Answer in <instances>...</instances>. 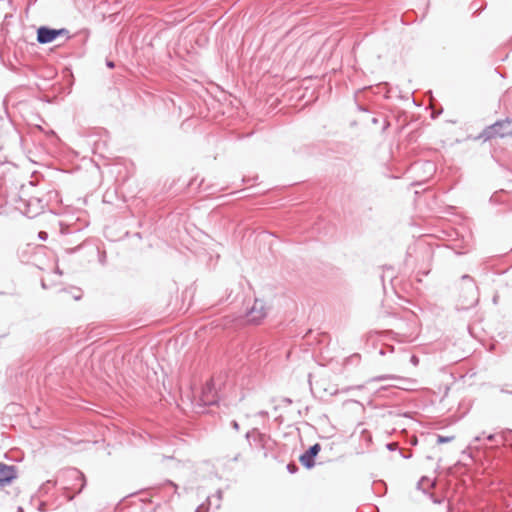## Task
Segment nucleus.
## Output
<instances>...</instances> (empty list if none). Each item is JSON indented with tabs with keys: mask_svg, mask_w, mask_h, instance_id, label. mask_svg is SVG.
<instances>
[{
	"mask_svg": "<svg viewBox=\"0 0 512 512\" xmlns=\"http://www.w3.org/2000/svg\"><path fill=\"white\" fill-rule=\"evenodd\" d=\"M60 233L63 235L64 239L62 243L64 245H72L76 244L73 247L67 246L64 247V252L66 254H73L79 251L83 245L86 243L87 238L84 237L82 231L83 226L77 223H66L64 221H60Z\"/></svg>",
	"mask_w": 512,
	"mask_h": 512,
	"instance_id": "1",
	"label": "nucleus"
},
{
	"mask_svg": "<svg viewBox=\"0 0 512 512\" xmlns=\"http://www.w3.org/2000/svg\"><path fill=\"white\" fill-rule=\"evenodd\" d=\"M460 295L456 309L467 311L475 307L479 301L478 287L473 277L468 274L461 276Z\"/></svg>",
	"mask_w": 512,
	"mask_h": 512,
	"instance_id": "2",
	"label": "nucleus"
},
{
	"mask_svg": "<svg viewBox=\"0 0 512 512\" xmlns=\"http://www.w3.org/2000/svg\"><path fill=\"white\" fill-rule=\"evenodd\" d=\"M511 120L509 118L498 120L492 125L487 126L479 135L478 138L484 141L490 140L495 137H505L512 135Z\"/></svg>",
	"mask_w": 512,
	"mask_h": 512,
	"instance_id": "3",
	"label": "nucleus"
},
{
	"mask_svg": "<svg viewBox=\"0 0 512 512\" xmlns=\"http://www.w3.org/2000/svg\"><path fill=\"white\" fill-rule=\"evenodd\" d=\"M270 309L271 306L267 305L263 299L256 297L253 305L247 308L245 316L249 323L258 325L268 316Z\"/></svg>",
	"mask_w": 512,
	"mask_h": 512,
	"instance_id": "4",
	"label": "nucleus"
},
{
	"mask_svg": "<svg viewBox=\"0 0 512 512\" xmlns=\"http://www.w3.org/2000/svg\"><path fill=\"white\" fill-rule=\"evenodd\" d=\"M46 201L35 195L30 198H24L22 205H16L15 208L29 218H34L44 211Z\"/></svg>",
	"mask_w": 512,
	"mask_h": 512,
	"instance_id": "5",
	"label": "nucleus"
},
{
	"mask_svg": "<svg viewBox=\"0 0 512 512\" xmlns=\"http://www.w3.org/2000/svg\"><path fill=\"white\" fill-rule=\"evenodd\" d=\"M61 36H65L66 39L71 37L69 30L66 28L56 29L49 26H40L36 32V39L40 44L51 43Z\"/></svg>",
	"mask_w": 512,
	"mask_h": 512,
	"instance_id": "6",
	"label": "nucleus"
},
{
	"mask_svg": "<svg viewBox=\"0 0 512 512\" xmlns=\"http://www.w3.org/2000/svg\"><path fill=\"white\" fill-rule=\"evenodd\" d=\"M36 186L33 181H28L27 183H21L19 187L18 193H10L9 198L16 205H22L24 202V198H30L31 196H35Z\"/></svg>",
	"mask_w": 512,
	"mask_h": 512,
	"instance_id": "7",
	"label": "nucleus"
},
{
	"mask_svg": "<svg viewBox=\"0 0 512 512\" xmlns=\"http://www.w3.org/2000/svg\"><path fill=\"white\" fill-rule=\"evenodd\" d=\"M321 451V445L315 443L299 456V462L306 469H312L315 466L316 457Z\"/></svg>",
	"mask_w": 512,
	"mask_h": 512,
	"instance_id": "8",
	"label": "nucleus"
},
{
	"mask_svg": "<svg viewBox=\"0 0 512 512\" xmlns=\"http://www.w3.org/2000/svg\"><path fill=\"white\" fill-rule=\"evenodd\" d=\"M245 439L247 440L250 448H253V444H255L257 448L264 449L269 436L262 433L258 428H253L246 432Z\"/></svg>",
	"mask_w": 512,
	"mask_h": 512,
	"instance_id": "9",
	"label": "nucleus"
},
{
	"mask_svg": "<svg viewBox=\"0 0 512 512\" xmlns=\"http://www.w3.org/2000/svg\"><path fill=\"white\" fill-rule=\"evenodd\" d=\"M17 477L18 468L15 465L0 462V487L10 485Z\"/></svg>",
	"mask_w": 512,
	"mask_h": 512,
	"instance_id": "10",
	"label": "nucleus"
},
{
	"mask_svg": "<svg viewBox=\"0 0 512 512\" xmlns=\"http://www.w3.org/2000/svg\"><path fill=\"white\" fill-rule=\"evenodd\" d=\"M89 36H90V30L87 28H83V29L77 31L76 33H74L73 35H71L70 39L75 40L80 45H85L89 39Z\"/></svg>",
	"mask_w": 512,
	"mask_h": 512,
	"instance_id": "11",
	"label": "nucleus"
},
{
	"mask_svg": "<svg viewBox=\"0 0 512 512\" xmlns=\"http://www.w3.org/2000/svg\"><path fill=\"white\" fill-rule=\"evenodd\" d=\"M483 436L485 437L486 440L492 442L494 440H496L497 437H499L501 439L500 442H507L509 439H512V430H506V431H503L500 435H496V434H485V432L483 433Z\"/></svg>",
	"mask_w": 512,
	"mask_h": 512,
	"instance_id": "12",
	"label": "nucleus"
},
{
	"mask_svg": "<svg viewBox=\"0 0 512 512\" xmlns=\"http://www.w3.org/2000/svg\"><path fill=\"white\" fill-rule=\"evenodd\" d=\"M70 473H71V477L72 478H74L76 481L80 482V486H79V488L76 491V494H80L83 491V489L85 488V486H86L85 476L78 469H72L70 471Z\"/></svg>",
	"mask_w": 512,
	"mask_h": 512,
	"instance_id": "13",
	"label": "nucleus"
},
{
	"mask_svg": "<svg viewBox=\"0 0 512 512\" xmlns=\"http://www.w3.org/2000/svg\"><path fill=\"white\" fill-rule=\"evenodd\" d=\"M384 87H385V92H384V96L385 98H393V97H397V98H403L402 95L400 94V91L394 88H392L388 83H384Z\"/></svg>",
	"mask_w": 512,
	"mask_h": 512,
	"instance_id": "14",
	"label": "nucleus"
},
{
	"mask_svg": "<svg viewBox=\"0 0 512 512\" xmlns=\"http://www.w3.org/2000/svg\"><path fill=\"white\" fill-rule=\"evenodd\" d=\"M9 195L7 193V190L3 187L2 184H0V214L3 213V209L8 203Z\"/></svg>",
	"mask_w": 512,
	"mask_h": 512,
	"instance_id": "15",
	"label": "nucleus"
},
{
	"mask_svg": "<svg viewBox=\"0 0 512 512\" xmlns=\"http://www.w3.org/2000/svg\"><path fill=\"white\" fill-rule=\"evenodd\" d=\"M222 495H223V492L222 490H218L215 495L213 496H209L207 498V502H208V505L209 506H212V503H213V499H216V509H218L220 507V502L222 500Z\"/></svg>",
	"mask_w": 512,
	"mask_h": 512,
	"instance_id": "16",
	"label": "nucleus"
},
{
	"mask_svg": "<svg viewBox=\"0 0 512 512\" xmlns=\"http://www.w3.org/2000/svg\"><path fill=\"white\" fill-rule=\"evenodd\" d=\"M454 436H443V435H437V443L438 444H444L449 443L452 440H454Z\"/></svg>",
	"mask_w": 512,
	"mask_h": 512,
	"instance_id": "17",
	"label": "nucleus"
},
{
	"mask_svg": "<svg viewBox=\"0 0 512 512\" xmlns=\"http://www.w3.org/2000/svg\"><path fill=\"white\" fill-rule=\"evenodd\" d=\"M286 469L290 474H295L298 472L299 467L295 462H289L286 466Z\"/></svg>",
	"mask_w": 512,
	"mask_h": 512,
	"instance_id": "18",
	"label": "nucleus"
},
{
	"mask_svg": "<svg viewBox=\"0 0 512 512\" xmlns=\"http://www.w3.org/2000/svg\"><path fill=\"white\" fill-rule=\"evenodd\" d=\"M503 194H504V193H503L502 191L494 193V194L491 196L490 201H491V202H495V203L503 202V200L501 199V196H502Z\"/></svg>",
	"mask_w": 512,
	"mask_h": 512,
	"instance_id": "19",
	"label": "nucleus"
},
{
	"mask_svg": "<svg viewBox=\"0 0 512 512\" xmlns=\"http://www.w3.org/2000/svg\"><path fill=\"white\" fill-rule=\"evenodd\" d=\"M38 510L40 512H45L47 510V503L44 501H41L38 505Z\"/></svg>",
	"mask_w": 512,
	"mask_h": 512,
	"instance_id": "20",
	"label": "nucleus"
},
{
	"mask_svg": "<svg viewBox=\"0 0 512 512\" xmlns=\"http://www.w3.org/2000/svg\"><path fill=\"white\" fill-rule=\"evenodd\" d=\"M163 485H167V486L172 487L175 492H176V490L178 488V486L173 481H171V480H166Z\"/></svg>",
	"mask_w": 512,
	"mask_h": 512,
	"instance_id": "21",
	"label": "nucleus"
},
{
	"mask_svg": "<svg viewBox=\"0 0 512 512\" xmlns=\"http://www.w3.org/2000/svg\"><path fill=\"white\" fill-rule=\"evenodd\" d=\"M230 426H231L235 431H239V429H240L239 423H238L236 420H232V421L230 422Z\"/></svg>",
	"mask_w": 512,
	"mask_h": 512,
	"instance_id": "22",
	"label": "nucleus"
},
{
	"mask_svg": "<svg viewBox=\"0 0 512 512\" xmlns=\"http://www.w3.org/2000/svg\"><path fill=\"white\" fill-rule=\"evenodd\" d=\"M410 362L414 365V366H417L418 363H419V358L416 356V355H411L410 357Z\"/></svg>",
	"mask_w": 512,
	"mask_h": 512,
	"instance_id": "23",
	"label": "nucleus"
},
{
	"mask_svg": "<svg viewBox=\"0 0 512 512\" xmlns=\"http://www.w3.org/2000/svg\"><path fill=\"white\" fill-rule=\"evenodd\" d=\"M202 401L204 402V405H213L216 403V401H214V400H206L205 392L203 393Z\"/></svg>",
	"mask_w": 512,
	"mask_h": 512,
	"instance_id": "24",
	"label": "nucleus"
},
{
	"mask_svg": "<svg viewBox=\"0 0 512 512\" xmlns=\"http://www.w3.org/2000/svg\"><path fill=\"white\" fill-rule=\"evenodd\" d=\"M400 454L401 456L404 458V459H410L412 457V453L411 452H408V453H404V451L402 449H400Z\"/></svg>",
	"mask_w": 512,
	"mask_h": 512,
	"instance_id": "25",
	"label": "nucleus"
},
{
	"mask_svg": "<svg viewBox=\"0 0 512 512\" xmlns=\"http://www.w3.org/2000/svg\"><path fill=\"white\" fill-rule=\"evenodd\" d=\"M97 252L100 254L99 261H100L102 264H104V262H105V258H106V254H105V252H102V253H101V252L99 251V249H98V248H97Z\"/></svg>",
	"mask_w": 512,
	"mask_h": 512,
	"instance_id": "26",
	"label": "nucleus"
},
{
	"mask_svg": "<svg viewBox=\"0 0 512 512\" xmlns=\"http://www.w3.org/2000/svg\"><path fill=\"white\" fill-rule=\"evenodd\" d=\"M387 449L390 451H394L396 449V444L391 442L386 445Z\"/></svg>",
	"mask_w": 512,
	"mask_h": 512,
	"instance_id": "27",
	"label": "nucleus"
},
{
	"mask_svg": "<svg viewBox=\"0 0 512 512\" xmlns=\"http://www.w3.org/2000/svg\"><path fill=\"white\" fill-rule=\"evenodd\" d=\"M195 512H207V509L205 508L204 504H201L200 506L197 507Z\"/></svg>",
	"mask_w": 512,
	"mask_h": 512,
	"instance_id": "28",
	"label": "nucleus"
},
{
	"mask_svg": "<svg viewBox=\"0 0 512 512\" xmlns=\"http://www.w3.org/2000/svg\"><path fill=\"white\" fill-rule=\"evenodd\" d=\"M240 457H241V453H240V452H238V453H236V454L231 458V461H233V462H237V461H239Z\"/></svg>",
	"mask_w": 512,
	"mask_h": 512,
	"instance_id": "29",
	"label": "nucleus"
},
{
	"mask_svg": "<svg viewBox=\"0 0 512 512\" xmlns=\"http://www.w3.org/2000/svg\"><path fill=\"white\" fill-rule=\"evenodd\" d=\"M425 167L427 169H429V170H434L435 169L434 164L432 162H429V161L425 163Z\"/></svg>",
	"mask_w": 512,
	"mask_h": 512,
	"instance_id": "30",
	"label": "nucleus"
},
{
	"mask_svg": "<svg viewBox=\"0 0 512 512\" xmlns=\"http://www.w3.org/2000/svg\"><path fill=\"white\" fill-rule=\"evenodd\" d=\"M507 495L510 498V501L507 503V505H512V487L507 491Z\"/></svg>",
	"mask_w": 512,
	"mask_h": 512,
	"instance_id": "31",
	"label": "nucleus"
},
{
	"mask_svg": "<svg viewBox=\"0 0 512 512\" xmlns=\"http://www.w3.org/2000/svg\"><path fill=\"white\" fill-rule=\"evenodd\" d=\"M431 498H432L433 503H435V504H440L443 501L442 499H439V498L435 497L434 495H431Z\"/></svg>",
	"mask_w": 512,
	"mask_h": 512,
	"instance_id": "32",
	"label": "nucleus"
},
{
	"mask_svg": "<svg viewBox=\"0 0 512 512\" xmlns=\"http://www.w3.org/2000/svg\"><path fill=\"white\" fill-rule=\"evenodd\" d=\"M47 236H48V235H47V233H46V232H44V231H40V232H39V238H40V239H42V240H46Z\"/></svg>",
	"mask_w": 512,
	"mask_h": 512,
	"instance_id": "33",
	"label": "nucleus"
},
{
	"mask_svg": "<svg viewBox=\"0 0 512 512\" xmlns=\"http://www.w3.org/2000/svg\"><path fill=\"white\" fill-rule=\"evenodd\" d=\"M282 402L285 404V405H290L292 403V399L288 398V397H284L282 399Z\"/></svg>",
	"mask_w": 512,
	"mask_h": 512,
	"instance_id": "34",
	"label": "nucleus"
},
{
	"mask_svg": "<svg viewBox=\"0 0 512 512\" xmlns=\"http://www.w3.org/2000/svg\"><path fill=\"white\" fill-rule=\"evenodd\" d=\"M106 65H107V67H109L111 69L115 67L114 62L111 60H106Z\"/></svg>",
	"mask_w": 512,
	"mask_h": 512,
	"instance_id": "35",
	"label": "nucleus"
},
{
	"mask_svg": "<svg viewBox=\"0 0 512 512\" xmlns=\"http://www.w3.org/2000/svg\"><path fill=\"white\" fill-rule=\"evenodd\" d=\"M258 415H259L260 417H266V416L268 415V412H267V411H265V410H261V411H259V412H258Z\"/></svg>",
	"mask_w": 512,
	"mask_h": 512,
	"instance_id": "36",
	"label": "nucleus"
},
{
	"mask_svg": "<svg viewBox=\"0 0 512 512\" xmlns=\"http://www.w3.org/2000/svg\"><path fill=\"white\" fill-rule=\"evenodd\" d=\"M426 480L428 481L427 477H422V478L419 480V482H418V484H417V487L420 489V487H421V485H422V482H423V481H426Z\"/></svg>",
	"mask_w": 512,
	"mask_h": 512,
	"instance_id": "37",
	"label": "nucleus"
},
{
	"mask_svg": "<svg viewBox=\"0 0 512 512\" xmlns=\"http://www.w3.org/2000/svg\"><path fill=\"white\" fill-rule=\"evenodd\" d=\"M371 123H372V124H374V125H376V124H378V123H379V119H378L377 117H373V118L371 119Z\"/></svg>",
	"mask_w": 512,
	"mask_h": 512,
	"instance_id": "38",
	"label": "nucleus"
},
{
	"mask_svg": "<svg viewBox=\"0 0 512 512\" xmlns=\"http://www.w3.org/2000/svg\"><path fill=\"white\" fill-rule=\"evenodd\" d=\"M389 127V122L387 120L384 121L383 131H385Z\"/></svg>",
	"mask_w": 512,
	"mask_h": 512,
	"instance_id": "39",
	"label": "nucleus"
},
{
	"mask_svg": "<svg viewBox=\"0 0 512 512\" xmlns=\"http://www.w3.org/2000/svg\"><path fill=\"white\" fill-rule=\"evenodd\" d=\"M386 378H387V376H379V377L374 378L373 380L381 381V380H384Z\"/></svg>",
	"mask_w": 512,
	"mask_h": 512,
	"instance_id": "40",
	"label": "nucleus"
},
{
	"mask_svg": "<svg viewBox=\"0 0 512 512\" xmlns=\"http://www.w3.org/2000/svg\"><path fill=\"white\" fill-rule=\"evenodd\" d=\"M452 510H453L452 505L449 502L448 505H447V512H452Z\"/></svg>",
	"mask_w": 512,
	"mask_h": 512,
	"instance_id": "41",
	"label": "nucleus"
},
{
	"mask_svg": "<svg viewBox=\"0 0 512 512\" xmlns=\"http://www.w3.org/2000/svg\"><path fill=\"white\" fill-rule=\"evenodd\" d=\"M483 438V436H476L473 440V442H478Z\"/></svg>",
	"mask_w": 512,
	"mask_h": 512,
	"instance_id": "42",
	"label": "nucleus"
},
{
	"mask_svg": "<svg viewBox=\"0 0 512 512\" xmlns=\"http://www.w3.org/2000/svg\"><path fill=\"white\" fill-rule=\"evenodd\" d=\"M45 485H52L54 486L55 485V482L51 481V480H47L46 484Z\"/></svg>",
	"mask_w": 512,
	"mask_h": 512,
	"instance_id": "43",
	"label": "nucleus"
},
{
	"mask_svg": "<svg viewBox=\"0 0 512 512\" xmlns=\"http://www.w3.org/2000/svg\"><path fill=\"white\" fill-rule=\"evenodd\" d=\"M385 353H386V351H385V349H384V348L380 349V351H379V354H380V355H385Z\"/></svg>",
	"mask_w": 512,
	"mask_h": 512,
	"instance_id": "44",
	"label": "nucleus"
},
{
	"mask_svg": "<svg viewBox=\"0 0 512 512\" xmlns=\"http://www.w3.org/2000/svg\"><path fill=\"white\" fill-rule=\"evenodd\" d=\"M471 7H472V8H474V7H478L477 1L472 2Z\"/></svg>",
	"mask_w": 512,
	"mask_h": 512,
	"instance_id": "45",
	"label": "nucleus"
},
{
	"mask_svg": "<svg viewBox=\"0 0 512 512\" xmlns=\"http://www.w3.org/2000/svg\"><path fill=\"white\" fill-rule=\"evenodd\" d=\"M471 7H472V8H474V7H478L477 1L472 2Z\"/></svg>",
	"mask_w": 512,
	"mask_h": 512,
	"instance_id": "46",
	"label": "nucleus"
},
{
	"mask_svg": "<svg viewBox=\"0 0 512 512\" xmlns=\"http://www.w3.org/2000/svg\"><path fill=\"white\" fill-rule=\"evenodd\" d=\"M386 348H388L390 352L394 351V347L393 346H386Z\"/></svg>",
	"mask_w": 512,
	"mask_h": 512,
	"instance_id": "47",
	"label": "nucleus"
},
{
	"mask_svg": "<svg viewBox=\"0 0 512 512\" xmlns=\"http://www.w3.org/2000/svg\"><path fill=\"white\" fill-rule=\"evenodd\" d=\"M501 392H502V393H508V394H512V392H510V391H507L506 389H501Z\"/></svg>",
	"mask_w": 512,
	"mask_h": 512,
	"instance_id": "48",
	"label": "nucleus"
},
{
	"mask_svg": "<svg viewBox=\"0 0 512 512\" xmlns=\"http://www.w3.org/2000/svg\"><path fill=\"white\" fill-rule=\"evenodd\" d=\"M389 333H390L391 335H393V337L398 336V334H397V333H395L394 331H389Z\"/></svg>",
	"mask_w": 512,
	"mask_h": 512,
	"instance_id": "49",
	"label": "nucleus"
},
{
	"mask_svg": "<svg viewBox=\"0 0 512 512\" xmlns=\"http://www.w3.org/2000/svg\"><path fill=\"white\" fill-rule=\"evenodd\" d=\"M359 110L367 112V109L363 108L362 106H359Z\"/></svg>",
	"mask_w": 512,
	"mask_h": 512,
	"instance_id": "50",
	"label": "nucleus"
},
{
	"mask_svg": "<svg viewBox=\"0 0 512 512\" xmlns=\"http://www.w3.org/2000/svg\"><path fill=\"white\" fill-rule=\"evenodd\" d=\"M212 506H214L216 508V499H213Z\"/></svg>",
	"mask_w": 512,
	"mask_h": 512,
	"instance_id": "51",
	"label": "nucleus"
},
{
	"mask_svg": "<svg viewBox=\"0 0 512 512\" xmlns=\"http://www.w3.org/2000/svg\"><path fill=\"white\" fill-rule=\"evenodd\" d=\"M493 302L496 303L497 302V296H494L493 297Z\"/></svg>",
	"mask_w": 512,
	"mask_h": 512,
	"instance_id": "52",
	"label": "nucleus"
},
{
	"mask_svg": "<svg viewBox=\"0 0 512 512\" xmlns=\"http://www.w3.org/2000/svg\"><path fill=\"white\" fill-rule=\"evenodd\" d=\"M68 497V500L71 501L73 500L74 496H67Z\"/></svg>",
	"mask_w": 512,
	"mask_h": 512,
	"instance_id": "53",
	"label": "nucleus"
},
{
	"mask_svg": "<svg viewBox=\"0 0 512 512\" xmlns=\"http://www.w3.org/2000/svg\"><path fill=\"white\" fill-rule=\"evenodd\" d=\"M135 235H136V237L141 238V234H140L139 232H138V233H136Z\"/></svg>",
	"mask_w": 512,
	"mask_h": 512,
	"instance_id": "54",
	"label": "nucleus"
},
{
	"mask_svg": "<svg viewBox=\"0 0 512 512\" xmlns=\"http://www.w3.org/2000/svg\"><path fill=\"white\" fill-rule=\"evenodd\" d=\"M481 8H482V7H480L479 9H476V10H475V13H478V12H479V10H481Z\"/></svg>",
	"mask_w": 512,
	"mask_h": 512,
	"instance_id": "55",
	"label": "nucleus"
},
{
	"mask_svg": "<svg viewBox=\"0 0 512 512\" xmlns=\"http://www.w3.org/2000/svg\"><path fill=\"white\" fill-rule=\"evenodd\" d=\"M511 130H512V128H511Z\"/></svg>",
	"mask_w": 512,
	"mask_h": 512,
	"instance_id": "56",
	"label": "nucleus"
}]
</instances>
